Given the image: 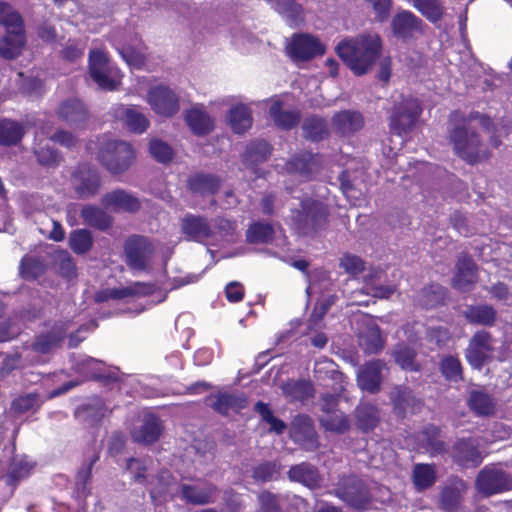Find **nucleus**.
Masks as SVG:
<instances>
[{"instance_id":"obj_2","label":"nucleus","mask_w":512,"mask_h":512,"mask_svg":"<svg viewBox=\"0 0 512 512\" xmlns=\"http://www.w3.org/2000/svg\"><path fill=\"white\" fill-rule=\"evenodd\" d=\"M382 41L378 34H363L341 41L337 55L357 76L366 74L380 57Z\"/></svg>"},{"instance_id":"obj_13","label":"nucleus","mask_w":512,"mask_h":512,"mask_svg":"<svg viewBox=\"0 0 512 512\" xmlns=\"http://www.w3.org/2000/svg\"><path fill=\"white\" fill-rule=\"evenodd\" d=\"M493 351L491 333L479 330L469 340V344L465 349V358L473 369L480 371L491 358Z\"/></svg>"},{"instance_id":"obj_38","label":"nucleus","mask_w":512,"mask_h":512,"mask_svg":"<svg viewBox=\"0 0 512 512\" xmlns=\"http://www.w3.org/2000/svg\"><path fill=\"white\" fill-rule=\"evenodd\" d=\"M215 411L222 415L238 413L247 407V398L241 393H219L210 403Z\"/></svg>"},{"instance_id":"obj_60","label":"nucleus","mask_w":512,"mask_h":512,"mask_svg":"<svg viewBox=\"0 0 512 512\" xmlns=\"http://www.w3.org/2000/svg\"><path fill=\"white\" fill-rule=\"evenodd\" d=\"M69 246L71 250L82 255L87 253L93 246V236L88 229H76L73 230L69 235Z\"/></svg>"},{"instance_id":"obj_55","label":"nucleus","mask_w":512,"mask_h":512,"mask_svg":"<svg viewBox=\"0 0 512 512\" xmlns=\"http://www.w3.org/2000/svg\"><path fill=\"white\" fill-rule=\"evenodd\" d=\"M412 6L429 22L435 24L444 15V7L440 0H410Z\"/></svg>"},{"instance_id":"obj_7","label":"nucleus","mask_w":512,"mask_h":512,"mask_svg":"<svg viewBox=\"0 0 512 512\" xmlns=\"http://www.w3.org/2000/svg\"><path fill=\"white\" fill-rule=\"evenodd\" d=\"M335 495L358 511L368 509L372 495L368 485L356 475L342 476L339 479Z\"/></svg>"},{"instance_id":"obj_5","label":"nucleus","mask_w":512,"mask_h":512,"mask_svg":"<svg viewBox=\"0 0 512 512\" xmlns=\"http://www.w3.org/2000/svg\"><path fill=\"white\" fill-rule=\"evenodd\" d=\"M97 160L112 175L125 172L135 159L132 146L123 140L108 136L97 138Z\"/></svg>"},{"instance_id":"obj_20","label":"nucleus","mask_w":512,"mask_h":512,"mask_svg":"<svg viewBox=\"0 0 512 512\" xmlns=\"http://www.w3.org/2000/svg\"><path fill=\"white\" fill-rule=\"evenodd\" d=\"M423 21L409 10L397 12L391 21L393 35L402 41H408L422 32Z\"/></svg>"},{"instance_id":"obj_30","label":"nucleus","mask_w":512,"mask_h":512,"mask_svg":"<svg viewBox=\"0 0 512 512\" xmlns=\"http://www.w3.org/2000/svg\"><path fill=\"white\" fill-rule=\"evenodd\" d=\"M466 404L477 417H491L496 412L495 399L483 389L470 390Z\"/></svg>"},{"instance_id":"obj_3","label":"nucleus","mask_w":512,"mask_h":512,"mask_svg":"<svg viewBox=\"0 0 512 512\" xmlns=\"http://www.w3.org/2000/svg\"><path fill=\"white\" fill-rule=\"evenodd\" d=\"M290 222L300 235H313L325 228L329 210L326 204L310 197L302 198L299 208L290 209Z\"/></svg>"},{"instance_id":"obj_49","label":"nucleus","mask_w":512,"mask_h":512,"mask_svg":"<svg viewBox=\"0 0 512 512\" xmlns=\"http://www.w3.org/2000/svg\"><path fill=\"white\" fill-rule=\"evenodd\" d=\"M302 131L304 137L313 142H319L329 135L327 121L318 115L306 117L302 123Z\"/></svg>"},{"instance_id":"obj_36","label":"nucleus","mask_w":512,"mask_h":512,"mask_svg":"<svg viewBox=\"0 0 512 512\" xmlns=\"http://www.w3.org/2000/svg\"><path fill=\"white\" fill-rule=\"evenodd\" d=\"M227 120L234 133L244 134L252 127V110L246 104H236L227 112Z\"/></svg>"},{"instance_id":"obj_9","label":"nucleus","mask_w":512,"mask_h":512,"mask_svg":"<svg viewBox=\"0 0 512 512\" xmlns=\"http://www.w3.org/2000/svg\"><path fill=\"white\" fill-rule=\"evenodd\" d=\"M89 74L100 89L107 91L116 89L119 71L112 67L103 51L98 49L90 51Z\"/></svg>"},{"instance_id":"obj_11","label":"nucleus","mask_w":512,"mask_h":512,"mask_svg":"<svg viewBox=\"0 0 512 512\" xmlns=\"http://www.w3.org/2000/svg\"><path fill=\"white\" fill-rule=\"evenodd\" d=\"M124 253L127 265L136 271L148 268L154 253V246L145 236L132 235L124 243Z\"/></svg>"},{"instance_id":"obj_46","label":"nucleus","mask_w":512,"mask_h":512,"mask_svg":"<svg viewBox=\"0 0 512 512\" xmlns=\"http://www.w3.org/2000/svg\"><path fill=\"white\" fill-rule=\"evenodd\" d=\"M25 134V127L21 122L11 119H0V145L4 147L19 144Z\"/></svg>"},{"instance_id":"obj_41","label":"nucleus","mask_w":512,"mask_h":512,"mask_svg":"<svg viewBox=\"0 0 512 512\" xmlns=\"http://www.w3.org/2000/svg\"><path fill=\"white\" fill-rule=\"evenodd\" d=\"M108 411V407L100 397H93L77 409L76 415L84 422L96 425L106 417Z\"/></svg>"},{"instance_id":"obj_33","label":"nucleus","mask_w":512,"mask_h":512,"mask_svg":"<svg viewBox=\"0 0 512 512\" xmlns=\"http://www.w3.org/2000/svg\"><path fill=\"white\" fill-rule=\"evenodd\" d=\"M57 114L60 119L71 126L83 124L88 116L84 103L77 98H68L61 102L57 109Z\"/></svg>"},{"instance_id":"obj_40","label":"nucleus","mask_w":512,"mask_h":512,"mask_svg":"<svg viewBox=\"0 0 512 512\" xmlns=\"http://www.w3.org/2000/svg\"><path fill=\"white\" fill-rule=\"evenodd\" d=\"M80 216L84 223L100 231L108 230L113 224V217L103 208L87 204L81 209Z\"/></svg>"},{"instance_id":"obj_15","label":"nucleus","mask_w":512,"mask_h":512,"mask_svg":"<svg viewBox=\"0 0 512 512\" xmlns=\"http://www.w3.org/2000/svg\"><path fill=\"white\" fill-rule=\"evenodd\" d=\"M322 157L310 151H300L286 162L289 174L297 175L304 180H312L322 168Z\"/></svg>"},{"instance_id":"obj_27","label":"nucleus","mask_w":512,"mask_h":512,"mask_svg":"<svg viewBox=\"0 0 512 512\" xmlns=\"http://www.w3.org/2000/svg\"><path fill=\"white\" fill-rule=\"evenodd\" d=\"M271 5L285 23L292 27H300L305 21L304 9L296 0H265Z\"/></svg>"},{"instance_id":"obj_48","label":"nucleus","mask_w":512,"mask_h":512,"mask_svg":"<svg viewBox=\"0 0 512 512\" xmlns=\"http://www.w3.org/2000/svg\"><path fill=\"white\" fill-rule=\"evenodd\" d=\"M98 459L99 456L94 455L90 459L89 463L79 470L76 476L74 493L79 502V506L82 509L85 508V499L90 494L89 483L91 479L92 467L98 461Z\"/></svg>"},{"instance_id":"obj_25","label":"nucleus","mask_w":512,"mask_h":512,"mask_svg":"<svg viewBox=\"0 0 512 512\" xmlns=\"http://www.w3.org/2000/svg\"><path fill=\"white\" fill-rule=\"evenodd\" d=\"M390 400L395 413L400 417H405L408 412L414 413L421 404L413 390L405 385L394 386L390 392Z\"/></svg>"},{"instance_id":"obj_19","label":"nucleus","mask_w":512,"mask_h":512,"mask_svg":"<svg viewBox=\"0 0 512 512\" xmlns=\"http://www.w3.org/2000/svg\"><path fill=\"white\" fill-rule=\"evenodd\" d=\"M72 328V321H56L49 330L38 334L31 345L33 351L47 354L58 347L64 340L67 332Z\"/></svg>"},{"instance_id":"obj_21","label":"nucleus","mask_w":512,"mask_h":512,"mask_svg":"<svg viewBox=\"0 0 512 512\" xmlns=\"http://www.w3.org/2000/svg\"><path fill=\"white\" fill-rule=\"evenodd\" d=\"M163 432L161 419L153 413L143 415L139 425L131 430V437L134 442L150 445L157 442Z\"/></svg>"},{"instance_id":"obj_37","label":"nucleus","mask_w":512,"mask_h":512,"mask_svg":"<svg viewBox=\"0 0 512 512\" xmlns=\"http://www.w3.org/2000/svg\"><path fill=\"white\" fill-rule=\"evenodd\" d=\"M463 316L470 324L491 327L496 322L497 311L488 304L468 305Z\"/></svg>"},{"instance_id":"obj_57","label":"nucleus","mask_w":512,"mask_h":512,"mask_svg":"<svg viewBox=\"0 0 512 512\" xmlns=\"http://www.w3.org/2000/svg\"><path fill=\"white\" fill-rule=\"evenodd\" d=\"M465 484L459 480L446 486L441 493V504L448 512H454L460 505Z\"/></svg>"},{"instance_id":"obj_64","label":"nucleus","mask_w":512,"mask_h":512,"mask_svg":"<svg viewBox=\"0 0 512 512\" xmlns=\"http://www.w3.org/2000/svg\"><path fill=\"white\" fill-rule=\"evenodd\" d=\"M280 474V466L273 461H265L253 468L252 477L256 482L266 483L277 480Z\"/></svg>"},{"instance_id":"obj_16","label":"nucleus","mask_w":512,"mask_h":512,"mask_svg":"<svg viewBox=\"0 0 512 512\" xmlns=\"http://www.w3.org/2000/svg\"><path fill=\"white\" fill-rule=\"evenodd\" d=\"M180 229L188 241L203 243L214 236L213 227L206 216L192 213L185 214L180 219Z\"/></svg>"},{"instance_id":"obj_8","label":"nucleus","mask_w":512,"mask_h":512,"mask_svg":"<svg viewBox=\"0 0 512 512\" xmlns=\"http://www.w3.org/2000/svg\"><path fill=\"white\" fill-rule=\"evenodd\" d=\"M421 113L422 107L417 99L403 98L393 107L389 119L390 130L398 136L407 134L416 125Z\"/></svg>"},{"instance_id":"obj_61","label":"nucleus","mask_w":512,"mask_h":512,"mask_svg":"<svg viewBox=\"0 0 512 512\" xmlns=\"http://www.w3.org/2000/svg\"><path fill=\"white\" fill-rule=\"evenodd\" d=\"M254 411L259 414L263 422L269 424L270 432H273L277 435H281L286 430V423L274 416L272 410L269 407V404L264 403L262 401H258L254 405Z\"/></svg>"},{"instance_id":"obj_42","label":"nucleus","mask_w":512,"mask_h":512,"mask_svg":"<svg viewBox=\"0 0 512 512\" xmlns=\"http://www.w3.org/2000/svg\"><path fill=\"white\" fill-rule=\"evenodd\" d=\"M34 465L35 463L25 455L14 456L6 474L7 485L15 488L21 480L30 475Z\"/></svg>"},{"instance_id":"obj_53","label":"nucleus","mask_w":512,"mask_h":512,"mask_svg":"<svg viewBox=\"0 0 512 512\" xmlns=\"http://www.w3.org/2000/svg\"><path fill=\"white\" fill-rule=\"evenodd\" d=\"M37 162L46 168H56L61 161L60 153L51 145L50 141H39L34 148Z\"/></svg>"},{"instance_id":"obj_22","label":"nucleus","mask_w":512,"mask_h":512,"mask_svg":"<svg viewBox=\"0 0 512 512\" xmlns=\"http://www.w3.org/2000/svg\"><path fill=\"white\" fill-rule=\"evenodd\" d=\"M385 368V362L375 359L366 362L357 371L358 387L371 394L379 392L383 381L382 371Z\"/></svg>"},{"instance_id":"obj_52","label":"nucleus","mask_w":512,"mask_h":512,"mask_svg":"<svg viewBox=\"0 0 512 512\" xmlns=\"http://www.w3.org/2000/svg\"><path fill=\"white\" fill-rule=\"evenodd\" d=\"M446 289L439 284H431L424 287L417 295V302L426 309L435 308L443 304L446 297Z\"/></svg>"},{"instance_id":"obj_18","label":"nucleus","mask_w":512,"mask_h":512,"mask_svg":"<svg viewBox=\"0 0 512 512\" xmlns=\"http://www.w3.org/2000/svg\"><path fill=\"white\" fill-rule=\"evenodd\" d=\"M290 435L306 451H314L319 446L313 420L308 415L298 414L293 418Z\"/></svg>"},{"instance_id":"obj_31","label":"nucleus","mask_w":512,"mask_h":512,"mask_svg":"<svg viewBox=\"0 0 512 512\" xmlns=\"http://www.w3.org/2000/svg\"><path fill=\"white\" fill-rule=\"evenodd\" d=\"M149 288L141 283L120 288L105 289L98 292L95 296L97 302H105L108 300H119L130 303L141 295L148 293Z\"/></svg>"},{"instance_id":"obj_4","label":"nucleus","mask_w":512,"mask_h":512,"mask_svg":"<svg viewBox=\"0 0 512 512\" xmlns=\"http://www.w3.org/2000/svg\"><path fill=\"white\" fill-rule=\"evenodd\" d=\"M0 24L6 30L0 39V56L15 59L26 43L24 24L21 15L4 1H0Z\"/></svg>"},{"instance_id":"obj_58","label":"nucleus","mask_w":512,"mask_h":512,"mask_svg":"<svg viewBox=\"0 0 512 512\" xmlns=\"http://www.w3.org/2000/svg\"><path fill=\"white\" fill-rule=\"evenodd\" d=\"M46 265L40 257L24 256L20 262V275L25 280H36L44 274Z\"/></svg>"},{"instance_id":"obj_23","label":"nucleus","mask_w":512,"mask_h":512,"mask_svg":"<svg viewBox=\"0 0 512 512\" xmlns=\"http://www.w3.org/2000/svg\"><path fill=\"white\" fill-rule=\"evenodd\" d=\"M101 204L105 209L116 213H135L141 207L139 199L124 189H116L105 193L101 197Z\"/></svg>"},{"instance_id":"obj_14","label":"nucleus","mask_w":512,"mask_h":512,"mask_svg":"<svg viewBox=\"0 0 512 512\" xmlns=\"http://www.w3.org/2000/svg\"><path fill=\"white\" fill-rule=\"evenodd\" d=\"M286 51L293 62H303L323 54L324 49L319 40L314 36L296 33L289 41Z\"/></svg>"},{"instance_id":"obj_59","label":"nucleus","mask_w":512,"mask_h":512,"mask_svg":"<svg viewBox=\"0 0 512 512\" xmlns=\"http://www.w3.org/2000/svg\"><path fill=\"white\" fill-rule=\"evenodd\" d=\"M393 357L403 370L418 371L420 369L419 364L415 361L416 351L407 344L396 345Z\"/></svg>"},{"instance_id":"obj_56","label":"nucleus","mask_w":512,"mask_h":512,"mask_svg":"<svg viewBox=\"0 0 512 512\" xmlns=\"http://www.w3.org/2000/svg\"><path fill=\"white\" fill-rule=\"evenodd\" d=\"M321 426L329 432L344 434L350 429V420L348 416L341 411L328 413L320 418Z\"/></svg>"},{"instance_id":"obj_45","label":"nucleus","mask_w":512,"mask_h":512,"mask_svg":"<svg viewBox=\"0 0 512 512\" xmlns=\"http://www.w3.org/2000/svg\"><path fill=\"white\" fill-rule=\"evenodd\" d=\"M269 116L274 124L282 130H291L300 121L301 114L298 110H285L280 101H275L269 108Z\"/></svg>"},{"instance_id":"obj_32","label":"nucleus","mask_w":512,"mask_h":512,"mask_svg":"<svg viewBox=\"0 0 512 512\" xmlns=\"http://www.w3.org/2000/svg\"><path fill=\"white\" fill-rule=\"evenodd\" d=\"M220 178L214 174L197 172L187 179L188 190L195 195L209 196L218 192Z\"/></svg>"},{"instance_id":"obj_63","label":"nucleus","mask_w":512,"mask_h":512,"mask_svg":"<svg viewBox=\"0 0 512 512\" xmlns=\"http://www.w3.org/2000/svg\"><path fill=\"white\" fill-rule=\"evenodd\" d=\"M257 500L260 512H284L286 496L283 494L264 490L258 495Z\"/></svg>"},{"instance_id":"obj_10","label":"nucleus","mask_w":512,"mask_h":512,"mask_svg":"<svg viewBox=\"0 0 512 512\" xmlns=\"http://www.w3.org/2000/svg\"><path fill=\"white\" fill-rule=\"evenodd\" d=\"M475 486L477 491L484 496L500 494L512 489L511 476L495 466H485L478 473Z\"/></svg>"},{"instance_id":"obj_24","label":"nucleus","mask_w":512,"mask_h":512,"mask_svg":"<svg viewBox=\"0 0 512 512\" xmlns=\"http://www.w3.org/2000/svg\"><path fill=\"white\" fill-rule=\"evenodd\" d=\"M287 476L291 482L302 484L311 490L320 488L323 482L318 467L310 462L292 465L287 472Z\"/></svg>"},{"instance_id":"obj_6","label":"nucleus","mask_w":512,"mask_h":512,"mask_svg":"<svg viewBox=\"0 0 512 512\" xmlns=\"http://www.w3.org/2000/svg\"><path fill=\"white\" fill-rule=\"evenodd\" d=\"M70 363L72 370L83 377L93 378L105 384L120 381L119 369L106 365L102 360L73 353L70 356Z\"/></svg>"},{"instance_id":"obj_51","label":"nucleus","mask_w":512,"mask_h":512,"mask_svg":"<svg viewBox=\"0 0 512 512\" xmlns=\"http://www.w3.org/2000/svg\"><path fill=\"white\" fill-rule=\"evenodd\" d=\"M436 470L433 464L417 463L413 466L412 480L417 491H424L436 482Z\"/></svg>"},{"instance_id":"obj_44","label":"nucleus","mask_w":512,"mask_h":512,"mask_svg":"<svg viewBox=\"0 0 512 512\" xmlns=\"http://www.w3.org/2000/svg\"><path fill=\"white\" fill-rule=\"evenodd\" d=\"M217 488L211 483H206L203 487L190 484L181 485L182 498L189 504L205 505L212 502V497Z\"/></svg>"},{"instance_id":"obj_39","label":"nucleus","mask_w":512,"mask_h":512,"mask_svg":"<svg viewBox=\"0 0 512 512\" xmlns=\"http://www.w3.org/2000/svg\"><path fill=\"white\" fill-rule=\"evenodd\" d=\"M116 117L132 133L142 134L149 126L147 117L136 107H121L116 111Z\"/></svg>"},{"instance_id":"obj_50","label":"nucleus","mask_w":512,"mask_h":512,"mask_svg":"<svg viewBox=\"0 0 512 512\" xmlns=\"http://www.w3.org/2000/svg\"><path fill=\"white\" fill-rule=\"evenodd\" d=\"M275 235L274 226L266 221L252 222L246 231V239L250 244H268Z\"/></svg>"},{"instance_id":"obj_29","label":"nucleus","mask_w":512,"mask_h":512,"mask_svg":"<svg viewBox=\"0 0 512 512\" xmlns=\"http://www.w3.org/2000/svg\"><path fill=\"white\" fill-rule=\"evenodd\" d=\"M477 281V268L475 262L466 254L458 258L456 273L453 278L454 288L466 292Z\"/></svg>"},{"instance_id":"obj_35","label":"nucleus","mask_w":512,"mask_h":512,"mask_svg":"<svg viewBox=\"0 0 512 512\" xmlns=\"http://www.w3.org/2000/svg\"><path fill=\"white\" fill-rule=\"evenodd\" d=\"M354 418L356 427L362 433H369L379 424V409L372 403L361 402L354 410Z\"/></svg>"},{"instance_id":"obj_1","label":"nucleus","mask_w":512,"mask_h":512,"mask_svg":"<svg viewBox=\"0 0 512 512\" xmlns=\"http://www.w3.org/2000/svg\"><path fill=\"white\" fill-rule=\"evenodd\" d=\"M479 121L482 128L490 134V143L498 148L501 144V131L505 134L511 132L510 125L503 124L501 129L495 125L491 118L478 111H473L465 115L459 110L451 112L449 115V140L453 145L455 153L468 164L474 165L490 157V152L481 143L479 135L468 129L472 121Z\"/></svg>"},{"instance_id":"obj_28","label":"nucleus","mask_w":512,"mask_h":512,"mask_svg":"<svg viewBox=\"0 0 512 512\" xmlns=\"http://www.w3.org/2000/svg\"><path fill=\"white\" fill-rule=\"evenodd\" d=\"M364 117L356 110H342L332 117V125L335 131L343 136H350L364 127Z\"/></svg>"},{"instance_id":"obj_17","label":"nucleus","mask_w":512,"mask_h":512,"mask_svg":"<svg viewBox=\"0 0 512 512\" xmlns=\"http://www.w3.org/2000/svg\"><path fill=\"white\" fill-rule=\"evenodd\" d=\"M152 110L161 116L171 117L179 111V99L175 92L164 85L154 86L147 93Z\"/></svg>"},{"instance_id":"obj_34","label":"nucleus","mask_w":512,"mask_h":512,"mask_svg":"<svg viewBox=\"0 0 512 512\" xmlns=\"http://www.w3.org/2000/svg\"><path fill=\"white\" fill-rule=\"evenodd\" d=\"M358 344L367 355H377L384 347V339L380 328L375 323H370L358 333Z\"/></svg>"},{"instance_id":"obj_62","label":"nucleus","mask_w":512,"mask_h":512,"mask_svg":"<svg viewBox=\"0 0 512 512\" xmlns=\"http://www.w3.org/2000/svg\"><path fill=\"white\" fill-rule=\"evenodd\" d=\"M283 393L290 401H304L311 396L312 386L306 380H291L286 382Z\"/></svg>"},{"instance_id":"obj_47","label":"nucleus","mask_w":512,"mask_h":512,"mask_svg":"<svg viewBox=\"0 0 512 512\" xmlns=\"http://www.w3.org/2000/svg\"><path fill=\"white\" fill-rule=\"evenodd\" d=\"M272 148L265 140H254L250 142L243 154V163L247 167L254 168L260 163L265 162L270 154Z\"/></svg>"},{"instance_id":"obj_26","label":"nucleus","mask_w":512,"mask_h":512,"mask_svg":"<svg viewBox=\"0 0 512 512\" xmlns=\"http://www.w3.org/2000/svg\"><path fill=\"white\" fill-rule=\"evenodd\" d=\"M453 460L464 468H474L482 463V456L477 444L471 438L458 440L453 447Z\"/></svg>"},{"instance_id":"obj_12","label":"nucleus","mask_w":512,"mask_h":512,"mask_svg":"<svg viewBox=\"0 0 512 512\" xmlns=\"http://www.w3.org/2000/svg\"><path fill=\"white\" fill-rule=\"evenodd\" d=\"M71 183L79 199H89L98 194L101 188V177L96 168L82 163L73 172Z\"/></svg>"},{"instance_id":"obj_43","label":"nucleus","mask_w":512,"mask_h":512,"mask_svg":"<svg viewBox=\"0 0 512 512\" xmlns=\"http://www.w3.org/2000/svg\"><path fill=\"white\" fill-rule=\"evenodd\" d=\"M185 121L190 130L197 136H204L214 128L213 118L201 108H191L185 113Z\"/></svg>"},{"instance_id":"obj_54","label":"nucleus","mask_w":512,"mask_h":512,"mask_svg":"<svg viewBox=\"0 0 512 512\" xmlns=\"http://www.w3.org/2000/svg\"><path fill=\"white\" fill-rule=\"evenodd\" d=\"M442 376L450 383H460L463 380V368L458 357L446 355L439 363Z\"/></svg>"}]
</instances>
